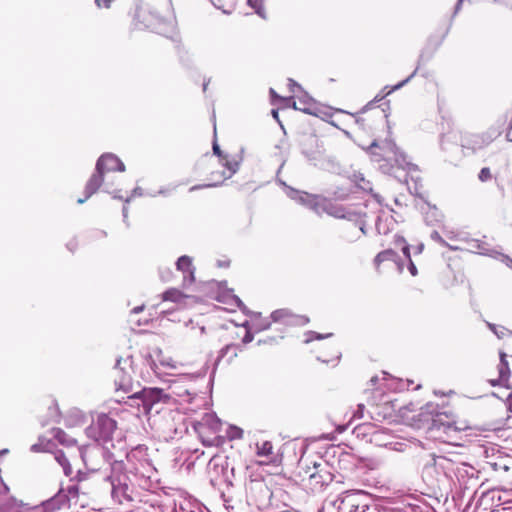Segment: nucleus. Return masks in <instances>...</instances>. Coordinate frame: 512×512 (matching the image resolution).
Masks as SVG:
<instances>
[{
    "label": "nucleus",
    "mask_w": 512,
    "mask_h": 512,
    "mask_svg": "<svg viewBox=\"0 0 512 512\" xmlns=\"http://www.w3.org/2000/svg\"><path fill=\"white\" fill-rule=\"evenodd\" d=\"M128 461L130 473L124 471L122 462L114 461L110 464V473L105 477L111 488V497L118 504L130 503L137 498L133 480L147 492L156 489L158 484L157 470L146 446L132 450L128 454Z\"/></svg>",
    "instance_id": "1"
},
{
    "label": "nucleus",
    "mask_w": 512,
    "mask_h": 512,
    "mask_svg": "<svg viewBox=\"0 0 512 512\" xmlns=\"http://www.w3.org/2000/svg\"><path fill=\"white\" fill-rule=\"evenodd\" d=\"M388 134L389 136L385 140L381 142L374 140L367 148V152L369 153L371 160L379 163L380 170L387 174L391 172L393 168L391 163L394 162L401 173L400 175H397V177L399 179L402 177L404 178L408 192H418L422 185L421 179L418 176L417 166L407 161L406 155L400 151L394 140L391 138L389 126Z\"/></svg>",
    "instance_id": "2"
},
{
    "label": "nucleus",
    "mask_w": 512,
    "mask_h": 512,
    "mask_svg": "<svg viewBox=\"0 0 512 512\" xmlns=\"http://www.w3.org/2000/svg\"><path fill=\"white\" fill-rule=\"evenodd\" d=\"M453 454H427L421 458V477L427 486L439 490H452Z\"/></svg>",
    "instance_id": "3"
},
{
    "label": "nucleus",
    "mask_w": 512,
    "mask_h": 512,
    "mask_svg": "<svg viewBox=\"0 0 512 512\" xmlns=\"http://www.w3.org/2000/svg\"><path fill=\"white\" fill-rule=\"evenodd\" d=\"M133 20L135 27L149 29L166 37H172L176 31V18L171 11L159 15L147 3H136Z\"/></svg>",
    "instance_id": "4"
},
{
    "label": "nucleus",
    "mask_w": 512,
    "mask_h": 512,
    "mask_svg": "<svg viewBox=\"0 0 512 512\" xmlns=\"http://www.w3.org/2000/svg\"><path fill=\"white\" fill-rule=\"evenodd\" d=\"M291 199L313 211L314 213L321 215L323 213L333 216L335 218H347L350 219L354 212L344 207L340 201L342 198H327L324 194H290Z\"/></svg>",
    "instance_id": "5"
},
{
    "label": "nucleus",
    "mask_w": 512,
    "mask_h": 512,
    "mask_svg": "<svg viewBox=\"0 0 512 512\" xmlns=\"http://www.w3.org/2000/svg\"><path fill=\"white\" fill-rule=\"evenodd\" d=\"M200 382H204V376L198 373L178 375L169 382V400L179 404L194 403L199 397Z\"/></svg>",
    "instance_id": "6"
},
{
    "label": "nucleus",
    "mask_w": 512,
    "mask_h": 512,
    "mask_svg": "<svg viewBox=\"0 0 512 512\" xmlns=\"http://www.w3.org/2000/svg\"><path fill=\"white\" fill-rule=\"evenodd\" d=\"M124 170V163L115 154H102L96 162L95 172L92 174L86 184L85 192H97L103 183L105 172H123Z\"/></svg>",
    "instance_id": "7"
},
{
    "label": "nucleus",
    "mask_w": 512,
    "mask_h": 512,
    "mask_svg": "<svg viewBox=\"0 0 512 512\" xmlns=\"http://www.w3.org/2000/svg\"><path fill=\"white\" fill-rule=\"evenodd\" d=\"M454 465L452 476V488L458 487L459 489H475L480 485L479 470L469 463L462 461L457 454H453Z\"/></svg>",
    "instance_id": "8"
},
{
    "label": "nucleus",
    "mask_w": 512,
    "mask_h": 512,
    "mask_svg": "<svg viewBox=\"0 0 512 512\" xmlns=\"http://www.w3.org/2000/svg\"><path fill=\"white\" fill-rule=\"evenodd\" d=\"M116 429V420L105 413H100L85 429V433L88 438L97 443H107L112 440Z\"/></svg>",
    "instance_id": "9"
},
{
    "label": "nucleus",
    "mask_w": 512,
    "mask_h": 512,
    "mask_svg": "<svg viewBox=\"0 0 512 512\" xmlns=\"http://www.w3.org/2000/svg\"><path fill=\"white\" fill-rule=\"evenodd\" d=\"M307 473V486L314 493L321 492L334 478L331 467L325 461L314 462L313 467L308 468Z\"/></svg>",
    "instance_id": "10"
},
{
    "label": "nucleus",
    "mask_w": 512,
    "mask_h": 512,
    "mask_svg": "<svg viewBox=\"0 0 512 512\" xmlns=\"http://www.w3.org/2000/svg\"><path fill=\"white\" fill-rule=\"evenodd\" d=\"M412 205L422 214L427 225L433 226L442 223L443 214L436 205L427 200L424 194H413Z\"/></svg>",
    "instance_id": "11"
},
{
    "label": "nucleus",
    "mask_w": 512,
    "mask_h": 512,
    "mask_svg": "<svg viewBox=\"0 0 512 512\" xmlns=\"http://www.w3.org/2000/svg\"><path fill=\"white\" fill-rule=\"evenodd\" d=\"M288 81L291 92L295 94V96L291 97V106L295 110L302 111L306 114L316 115L317 108L315 106V101L306 92H304L301 86L294 80L289 79Z\"/></svg>",
    "instance_id": "12"
},
{
    "label": "nucleus",
    "mask_w": 512,
    "mask_h": 512,
    "mask_svg": "<svg viewBox=\"0 0 512 512\" xmlns=\"http://www.w3.org/2000/svg\"><path fill=\"white\" fill-rule=\"evenodd\" d=\"M107 451L99 446H85L80 449V455L88 472H97L105 461Z\"/></svg>",
    "instance_id": "13"
},
{
    "label": "nucleus",
    "mask_w": 512,
    "mask_h": 512,
    "mask_svg": "<svg viewBox=\"0 0 512 512\" xmlns=\"http://www.w3.org/2000/svg\"><path fill=\"white\" fill-rule=\"evenodd\" d=\"M132 397L142 401L143 408L146 412H149L155 405L161 402L166 403L169 401V395H167L163 389L156 387H144Z\"/></svg>",
    "instance_id": "14"
},
{
    "label": "nucleus",
    "mask_w": 512,
    "mask_h": 512,
    "mask_svg": "<svg viewBox=\"0 0 512 512\" xmlns=\"http://www.w3.org/2000/svg\"><path fill=\"white\" fill-rule=\"evenodd\" d=\"M413 194H372L376 201L395 214L400 213L408 206V202L412 204Z\"/></svg>",
    "instance_id": "15"
},
{
    "label": "nucleus",
    "mask_w": 512,
    "mask_h": 512,
    "mask_svg": "<svg viewBox=\"0 0 512 512\" xmlns=\"http://www.w3.org/2000/svg\"><path fill=\"white\" fill-rule=\"evenodd\" d=\"M248 491V499L251 504L255 505L258 509H265L269 506L272 492L264 482H251Z\"/></svg>",
    "instance_id": "16"
},
{
    "label": "nucleus",
    "mask_w": 512,
    "mask_h": 512,
    "mask_svg": "<svg viewBox=\"0 0 512 512\" xmlns=\"http://www.w3.org/2000/svg\"><path fill=\"white\" fill-rule=\"evenodd\" d=\"M145 364L149 366L157 376H160L162 374L160 367L168 369L178 368V363L174 361L171 357L164 356L162 351L158 348L155 349L153 353L148 354L146 356Z\"/></svg>",
    "instance_id": "17"
},
{
    "label": "nucleus",
    "mask_w": 512,
    "mask_h": 512,
    "mask_svg": "<svg viewBox=\"0 0 512 512\" xmlns=\"http://www.w3.org/2000/svg\"><path fill=\"white\" fill-rule=\"evenodd\" d=\"M495 138L494 133L471 134L466 133L461 136V147L463 149L475 152L488 146Z\"/></svg>",
    "instance_id": "18"
},
{
    "label": "nucleus",
    "mask_w": 512,
    "mask_h": 512,
    "mask_svg": "<svg viewBox=\"0 0 512 512\" xmlns=\"http://www.w3.org/2000/svg\"><path fill=\"white\" fill-rule=\"evenodd\" d=\"M271 320L286 325L304 326L309 322L306 316L294 315L288 309H278L271 313Z\"/></svg>",
    "instance_id": "19"
},
{
    "label": "nucleus",
    "mask_w": 512,
    "mask_h": 512,
    "mask_svg": "<svg viewBox=\"0 0 512 512\" xmlns=\"http://www.w3.org/2000/svg\"><path fill=\"white\" fill-rule=\"evenodd\" d=\"M176 269L183 274V284L191 285L195 280V267L192 264V258L183 255L176 261Z\"/></svg>",
    "instance_id": "20"
},
{
    "label": "nucleus",
    "mask_w": 512,
    "mask_h": 512,
    "mask_svg": "<svg viewBox=\"0 0 512 512\" xmlns=\"http://www.w3.org/2000/svg\"><path fill=\"white\" fill-rule=\"evenodd\" d=\"M64 507H69V497L63 490H60L53 497L43 501L41 504L43 512H55Z\"/></svg>",
    "instance_id": "21"
},
{
    "label": "nucleus",
    "mask_w": 512,
    "mask_h": 512,
    "mask_svg": "<svg viewBox=\"0 0 512 512\" xmlns=\"http://www.w3.org/2000/svg\"><path fill=\"white\" fill-rule=\"evenodd\" d=\"M221 422L214 413H205L202 420L197 422L194 426L196 431L201 435L205 428H208L212 432H217L220 429Z\"/></svg>",
    "instance_id": "22"
},
{
    "label": "nucleus",
    "mask_w": 512,
    "mask_h": 512,
    "mask_svg": "<svg viewBox=\"0 0 512 512\" xmlns=\"http://www.w3.org/2000/svg\"><path fill=\"white\" fill-rule=\"evenodd\" d=\"M304 155L307 159L312 162L315 166H319L321 168H327L328 164L332 162L329 156H326L324 150L317 149L316 151L308 152L303 150Z\"/></svg>",
    "instance_id": "23"
},
{
    "label": "nucleus",
    "mask_w": 512,
    "mask_h": 512,
    "mask_svg": "<svg viewBox=\"0 0 512 512\" xmlns=\"http://www.w3.org/2000/svg\"><path fill=\"white\" fill-rule=\"evenodd\" d=\"M122 361L125 363V364H130V358H126V359H122V358H118L116 360V364H115V370L119 373H122L120 379H119V387L124 389V390H127L130 385H131V376L128 372L124 371V368L121 367V363Z\"/></svg>",
    "instance_id": "24"
},
{
    "label": "nucleus",
    "mask_w": 512,
    "mask_h": 512,
    "mask_svg": "<svg viewBox=\"0 0 512 512\" xmlns=\"http://www.w3.org/2000/svg\"><path fill=\"white\" fill-rule=\"evenodd\" d=\"M354 186L362 192H373V186L371 182L364 177L362 173H354L351 178Z\"/></svg>",
    "instance_id": "25"
},
{
    "label": "nucleus",
    "mask_w": 512,
    "mask_h": 512,
    "mask_svg": "<svg viewBox=\"0 0 512 512\" xmlns=\"http://www.w3.org/2000/svg\"><path fill=\"white\" fill-rule=\"evenodd\" d=\"M507 355L504 352H500V362L498 365L499 370V381L505 382L510 377V369L507 361Z\"/></svg>",
    "instance_id": "26"
},
{
    "label": "nucleus",
    "mask_w": 512,
    "mask_h": 512,
    "mask_svg": "<svg viewBox=\"0 0 512 512\" xmlns=\"http://www.w3.org/2000/svg\"><path fill=\"white\" fill-rule=\"evenodd\" d=\"M376 230L379 234H388L394 226V222L387 217L379 216L376 221Z\"/></svg>",
    "instance_id": "27"
},
{
    "label": "nucleus",
    "mask_w": 512,
    "mask_h": 512,
    "mask_svg": "<svg viewBox=\"0 0 512 512\" xmlns=\"http://www.w3.org/2000/svg\"><path fill=\"white\" fill-rule=\"evenodd\" d=\"M255 319L252 321V324H251V329L254 330V332H261V331H264V330H267L270 328L271 326V321H269L268 319H263L261 318V315L260 313H255Z\"/></svg>",
    "instance_id": "28"
},
{
    "label": "nucleus",
    "mask_w": 512,
    "mask_h": 512,
    "mask_svg": "<svg viewBox=\"0 0 512 512\" xmlns=\"http://www.w3.org/2000/svg\"><path fill=\"white\" fill-rule=\"evenodd\" d=\"M54 437L58 440L59 443L66 446H74L77 441L75 438L69 436L65 431L60 428L54 429Z\"/></svg>",
    "instance_id": "29"
},
{
    "label": "nucleus",
    "mask_w": 512,
    "mask_h": 512,
    "mask_svg": "<svg viewBox=\"0 0 512 512\" xmlns=\"http://www.w3.org/2000/svg\"><path fill=\"white\" fill-rule=\"evenodd\" d=\"M55 460L61 465L65 475L66 476H71V474H72V467H71V465H70V463L68 461V458L66 457V455L64 454L63 451L58 450L55 453Z\"/></svg>",
    "instance_id": "30"
},
{
    "label": "nucleus",
    "mask_w": 512,
    "mask_h": 512,
    "mask_svg": "<svg viewBox=\"0 0 512 512\" xmlns=\"http://www.w3.org/2000/svg\"><path fill=\"white\" fill-rule=\"evenodd\" d=\"M219 301H223L231 306H235V307L239 308L240 310H242L243 312H246V310H247L246 306L243 304L241 299L232 293H227V294L223 295V299H219Z\"/></svg>",
    "instance_id": "31"
},
{
    "label": "nucleus",
    "mask_w": 512,
    "mask_h": 512,
    "mask_svg": "<svg viewBox=\"0 0 512 512\" xmlns=\"http://www.w3.org/2000/svg\"><path fill=\"white\" fill-rule=\"evenodd\" d=\"M397 254L392 249H387L378 253L375 257V264L380 265L385 261H396Z\"/></svg>",
    "instance_id": "32"
},
{
    "label": "nucleus",
    "mask_w": 512,
    "mask_h": 512,
    "mask_svg": "<svg viewBox=\"0 0 512 512\" xmlns=\"http://www.w3.org/2000/svg\"><path fill=\"white\" fill-rule=\"evenodd\" d=\"M470 249L482 255H491V250L487 247V244L480 240H471Z\"/></svg>",
    "instance_id": "33"
},
{
    "label": "nucleus",
    "mask_w": 512,
    "mask_h": 512,
    "mask_svg": "<svg viewBox=\"0 0 512 512\" xmlns=\"http://www.w3.org/2000/svg\"><path fill=\"white\" fill-rule=\"evenodd\" d=\"M273 445L270 441L256 444V454L260 457H268L272 454Z\"/></svg>",
    "instance_id": "34"
},
{
    "label": "nucleus",
    "mask_w": 512,
    "mask_h": 512,
    "mask_svg": "<svg viewBox=\"0 0 512 512\" xmlns=\"http://www.w3.org/2000/svg\"><path fill=\"white\" fill-rule=\"evenodd\" d=\"M487 326L499 339H503L506 335H512V331L508 330L504 326L495 325L489 322H487Z\"/></svg>",
    "instance_id": "35"
},
{
    "label": "nucleus",
    "mask_w": 512,
    "mask_h": 512,
    "mask_svg": "<svg viewBox=\"0 0 512 512\" xmlns=\"http://www.w3.org/2000/svg\"><path fill=\"white\" fill-rule=\"evenodd\" d=\"M394 244L397 247H401V250L405 256V258H410V245L407 244L404 237L400 235H395L394 237Z\"/></svg>",
    "instance_id": "36"
},
{
    "label": "nucleus",
    "mask_w": 512,
    "mask_h": 512,
    "mask_svg": "<svg viewBox=\"0 0 512 512\" xmlns=\"http://www.w3.org/2000/svg\"><path fill=\"white\" fill-rule=\"evenodd\" d=\"M183 294L178 289H169L163 293L162 298L164 301L179 302Z\"/></svg>",
    "instance_id": "37"
},
{
    "label": "nucleus",
    "mask_w": 512,
    "mask_h": 512,
    "mask_svg": "<svg viewBox=\"0 0 512 512\" xmlns=\"http://www.w3.org/2000/svg\"><path fill=\"white\" fill-rule=\"evenodd\" d=\"M226 436L229 440L241 439L243 437V430L231 425L226 431Z\"/></svg>",
    "instance_id": "38"
},
{
    "label": "nucleus",
    "mask_w": 512,
    "mask_h": 512,
    "mask_svg": "<svg viewBox=\"0 0 512 512\" xmlns=\"http://www.w3.org/2000/svg\"><path fill=\"white\" fill-rule=\"evenodd\" d=\"M247 2L261 18L266 19L263 0H247Z\"/></svg>",
    "instance_id": "39"
},
{
    "label": "nucleus",
    "mask_w": 512,
    "mask_h": 512,
    "mask_svg": "<svg viewBox=\"0 0 512 512\" xmlns=\"http://www.w3.org/2000/svg\"><path fill=\"white\" fill-rule=\"evenodd\" d=\"M230 350H233V357L237 355V345L228 344L219 351L216 363H218L222 358H224Z\"/></svg>",
    "instance_id": "40"
},
{
    "label": "nucleus",
    "mask_w": 512,
    "mask_h": 512,
    "mask_svg": "<svg viewBox=\"0 0 512 512\" xmlns=\"http://www.w3.org/2000/svg\"><path fill=\"white\" fill-rule=\"evenodd\" d=\"M141 195L142 194H131L129 197H127L125 199L121 195H118V194L114 195V197H113L114 199H118V200L124 201V206H123V209H122L124 220L127 218V213H128V209H127L126 204H128L130 201H132V199L135 196H141Z\"/></svg>",
    "instance_id": "41"
},
{
    "label": "nucleus",
    "mask_w": 512,
    "mask_h": 512,
    "mask_svg": "<svg viewBox=\"0 0 512 512\" xmlns=\"http://www.w3.org/2000/svg\"><path fill=\"white\" fill-rule=\"evenodd\" d=\"M49 444H50L49 441L44 442L43 440L39 439V442L33 444L30 447V450L34 453L45 452V451H48Z\"/></svg>",
    "instance_id": "42"
},
{
    "label": "nucleus",
    "mask_w": 512,
    "mask_h": 512,
    "mask_svg": "<svg viewBox=\"0 0 512 512\" xmlns=\"http://www.w3.org/2000/svg\"><path fill=\"white\" fill-rule=\"evenodd\" d=\"M306 335H307V338L305 340V343H309L312 340H322V339L328 338L332 334L331 333L320 334V333H317V332H314V331H309V332L306 333Z\"/></svg>",
    "instance_id": "43"
},
{
    "label": "nucleus",
    "mask_w": 512,
    "mask_h": 512,
    "mask_svg": "<svg viewBox=\"0 0 512 512\" xmlns=\"http://www.w3.org/2000/svg\"><path fill=\"white\" fill-rule=\"evenodd\" d=\"M221 469V471L223 472V478H224V481L225 482H228V477L226 475V471H225V468H224V464H219L215 461V459H211L210 462H209V470L211 469H214L215 471H217L218 469Z\"/></svg>",
    "instance_id": "44"
},
{
    "label": "nucleus",
    "mask_w": 512,
    "mask_h": 512,
    "mask_svg": "<svg viewBox=\"0 0 512 512\" xmlns=\"http://www.w3.org/2000/svg\"><path fill=\"white\" fill-rule=\"evenodd\" d=\"M242 326H243V327H245V328L247 329V330H246V333H245V335H244V337H243V339H242V342H243L244 344H248V343H250V342H252V341H253V339H254V335H253V333L250 331V328H251V327H250V325H249V322H248V321H246L245 323H243V325H242Z\"/></svg>",
    "instance_id": "45"
},
{
    "label": "nucleus",
    "mask_w": 512,
    "mask_h": 512,
    "mask_svg": "<svg viewBox=\"0 0 512 512\" xmlns=\"http://www.w3.org/2000/svg\"><path fill=\"white\" fill-rule=\"evenodd\" d=\"M79 493V486L77 484H72L67 489V495L68 497L76 498Z\"/></svg>",
    "instance_id": "46"
},
{
    "label": "nucleus",
    "mask_w": 512,
    "mask_h": 512,
    "mask_svg": "<svg viewBox=\"0 0 512 512\" xmlns=\"http://www.w3.org/2000/svg\"><path fill=\"white\" fill-rule=\"evenodd\" d=\"M478 177L483 182L491 179L492 176H491L490 169L487 167L482 168Z\"/></svg>",
    "instance_id": "47"
},
{
    "label": "nucleus",
    "mask_w": 512,
    "mask_h": 512,
    "mask_svg": "<svg viewBox=\"0 0 512 512\" xmlns=\"http://www.w3.org/2000/svg\"><path fill=\"white\" fill-rule=\"evenodd\" d=\"M431 239L438 242L440 245L444 246L447 245V242L445 239L439 234L438 231H433L430 235Z\"/></svg>",
    "instance_id": "48"
},
{
    "label": "nucleus",
    "mask_w": 512,
    "mask_h": 512,
    "mask_svg": "<svg viewBox=\"0 0 512 512\" xmlns=\"http://www.w3.org/2000/svg\"><path fill=\"white\" fill-rule=\"evenodd\" d=\"M225 163L224 165L232 172L234 173L238 168V163L236 161H228L226 157L224 158Z\"/></svg>",
    "instance_id": "49"
},
{
    "label": "nucleus",
    "mask_w": 512,
    "mask_h": 512,
    "mask_svg": "<svg viewBox=\"0 0 512 512\" xmlns=\"http://www.w3.org/2000/svg\"><path fill=\"white\" fill-rule=\"evenodd\" d=\"M416 71H414L408 78H406L405 80H403L402 82L398 83L397 85H395L391 90H389L388 94L403 87L406 83H408L410 81V79L415 75Z\"/></svg>",
    "instance_id": "50"
},
{
    "label": "nucleus",
    "mask_w": 512,
    "mask_h": 512,
    "mask_svg": "<svg viewBox=\"0 0 512 512\" xmlns=\"http://www.w3.org/2000/svg\"><path fill=\"white\" fill-rule=\"evenodd\" d=\"M98 8H109L113 0H94Z\"/></svg>",
    "instance_id": "51"
},
{
    "label": "nucleus",
    "mask_w": 512,
    "mask_h": 512,
    "mask_svg": "<svg viewBox=\"0 0 512 512\" xmlns=\"http://www.w3.org/2000/svg\"><path fill=\"white\" fill-rule=\"evenodd\" d=\"M498 255H499V257H500L501 261H502L506 266H508L509 268H511V269H512V259H511L509 256L504 255V254H499V253H498Z\"/></svg>",
    "instance_id": "52"
},
{
    "label": "nucleus",
    "mask_w": 512,
    "mask_h": 512,
    "mask_svg": "<svg viewBox=\"0 0 512 512\" xmlns=\"http://www.w3.org/2000/svg\"><path fill=\"white\" fill-rule=\"evenodd\" d=\"M407 259H408V261H409V264H408V270H409L410 274H411L412 276H416L418 272H417V268H416L415 264H414V263H413V261L411 260V257H410V258H407Z\"/></svg>",
    "instance_id": "53"
},
{
    "label": "nucleus",
    "mask_w": 512,
    "mask_h": 512,
    "mask_svg": "<svg viewBox=\"0 0 512 512\" xmlns=\"http://www.w3.org/2000/svg\"><path fill=\"white\" fill-rule=\"evenodd\" d=\"M202 442L206 446H214L218 444V439L217 437H214L212 439H203Z\"/></svg>",
    "instance_id": "54"
},
{
    "label": "nucleus",
    "mask_w": 512,
    "mask_h": 512,
    "mask_svg": "<svg viewBox=\"0 0 512 512\" xmlns=\"http://www.w3.org/2000/svg\"><path fill=\"white\" fill-rule=\"evenodd\" d=\"M213 152H214L215 155L220 157L221 160H224L225 157H223L222 152H221V150L219 148V145L216 142L213 143Z\"/></svg>",
    "instance_id": "55"
},
{
    "label": "nucleus",
    "mask_w": 512,
    "mask_h": 512,
    "mask_svg": "<svg viewBox=\"0 0 512 512\" xmlns=\"http://www.w3.org/2000/svg\"><path fill=\"white\" fill-rule=\"evenodd\" d=\"M87 474H88V472H84V471L82 472L79 470L77 472L75 478L77 479L78 482H80V481L87 479Z\"/></svg>",
    "instance_id": "56"
},
{
    "label": "nucleus",
    "mask_w": 512,
    "mask_h": 512,
    "mask_svg": "<svg viewBox=\"0 0 512 512\" xmlns=\"http://www.w3.org/2000/svg\"><path fill=\"white\" fill-rule=\"evenodd\" d=\"M444 233L451 240L460 239L459 235L454 233L453 231H448V230L444 229Z\"/></svg>",
    "instance_id": "57"
},
{
    "label": "nucleus",
    "mask_w": 512,
    "mask_h": 512,
    "mask_svg": "<svg viewBox=\"0 0 512 512\" xmlns=\"http://www.w3.org/2000/svg\"><path fill=\"white\" fill-rule=\"evenodd\" d=\"M270 94H271V96L273 98H278V99H280V100H282L284 102H287V104L290 105V102H291L292 98H282V97L278 96L273 89H270Z\"/></svg>",
    "instance_id": "58"
},
{
    "label": "nucleus",
    "mask_w": 512,
    "mask_h": 512,
    "mask_svg": "<svg viewBox=\"0 0 512 512\" xmlns=\"http://www.w3.org/2000/svg\"><path fill=\"white\" fill-rule=\"evenodd\" d=\"M384 96H375L374 100L368 103L363 109L362 112H365L369 107L373 106L374 103L380 101Z\"/></svg>",
    "instance_id": "59"
},
{
    "label": "nucleus",
    "mask_w": 512,
    "mask_h": 512,
    "mask_svg": "<svg viewBox=\"0 0 512 512\" xmlns=\"http://www.w3.org/2000/svg\"><path fill=\"white\" fill-rule=\"evenodd\" d=\"M447 428L448 430L461 431L467 429V426L457 427L455 424H449Z\"/></svg>",
    "instance_id": "60"
},
{
    "label": "nucleus",
    "mask_w": 512,
    "mask_h": 512,
    "mask_svg": "<svg viewBox=\"0 0 512 512\" xmlns=\"http://www.w3.org/2000/svg\"><path fill=\"white\" fill-rule=\"evenodd\" d=\"M507 409L512 413V395L507 398L506 401Z\"/></svg>",
    "instance_id": "61"
},
{
    "label": "nucleus",
    "mask_w": 512,
    "mask_h": 512,
    "mask_svg": "<svg viewBox=\"0 0 512 512\" xmlns=\"http://www.w3.org/2000/svg\"><path fill=\"white\" fill-rule=\"evenodd\" d=\"M67 248L70 251H74V249L76 248V241L72 240V241L68 242L67 243Z\"/></svg>",
    "instance_id": "62"
},
{
    "label": "nucleus",
    "mask_w": 512,
    "mask_h": 512,
    "mask_svg": "<svg viewBox=\"0 0 512 512\" xmlns=\"http://www.w3.org/2000/svg\"><path fill=\"white\" fill-rule=\"evenodd\" d=\"M362 512H381L376 507H367Z\"/></svg>",
    "instance_id": "63"
},
{
    "label": "nucleus",
    "mask_w": 512,
    "mask_h": 512,
    "mask_svg": "<svg viewBox=\"0 0 512 512\" xmlns=\"http://www.w3.org/2000/svg\"><path fill=\"white\" fill-rule=\"evenodd\" d=\"M183 512H203V510L199 507H194L189 510H184Z\"/></svg>",
    "instance_id": "64"
}]
</instances>
